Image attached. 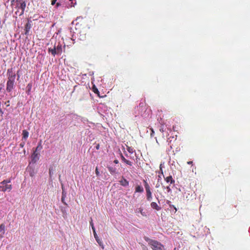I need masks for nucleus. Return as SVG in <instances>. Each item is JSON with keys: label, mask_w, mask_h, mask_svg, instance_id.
I'll return each mask as SVG.
<instances>
[{"label": "nucleus", "mask_w": 250, "mask_h": 250, "mask_svg": "<svg viewBox=\"0 0 250 250\" xmlns=\"http://www.w3.org/2000/svg\"><path fill=\"white\" fill-rule=\"evenodd\" d=\"M16 6L19 9H21V13L19 14V15H23L25 7L26 6V2L23 1V0H16Z\"/></svg>", "instance_id": "obj_5"}, {"label": "nucleus", "mask_w": 250, "mask_h": 250, "mask_svg": "<svg viewBox=\"0 0 250 250\" xmlns=\"http://www.w3.org/2000/svg\"><path fill=\"white\" fill-rule=\"evenodd\" d=\"M54 26H55V23L53 24V25H52V27H53Z\"/></svg>", "instance_id": "obj_50"}, {"label": "nucleus", "mask_w": 250, "mask_h": 250, "mask_svg": "<svg viewBox=\"0 0 250 250\" xmlns=\"http://www.w3.org/2000/svg\"><path fill=\"white\" fill-rule=\"evenodd\" d=\"M144 239L150 246L151 248L154 250H165V247L161 243L157 240H152L147 236H144Z\"/></svg>", "instance_id": "obj_2"}, {"label": "nucleus", "mask_w": 250, "mask_h": 250, "mask_svg": "<svg viewBox=\"0 0 250 250\" xmlns=\"http://www.w3.org/2000/svg\"><path fill=\"white\" fill-rule=\"evenodd\" d=\"M24 145H25V143L24 142H21L20 144V146L21 147V148H22V147L24 146Z\"/></svg>", "instance_id": "obj_31"}, {"label": "nucleus", "mask_w": 250, "mask_h": 250, "mask_svg": "<svg viewBox=\"0 0 250 250\" xmlns=\"http://www.w3.org/2000/svg\"><path fill=\"white\" fill-rule=\"evenodd\" d=\"M161 179V176H160V175L158 176V181H159Z\"/></svg>", "instance_id": "obj_42"}, {"label": "nucleus", "mask_w": 250, "mask_h": 250, "mask_svg": "<svg viewBox=\"0 0 250 250\" xmlns=\"http://www.w3.org/2000/svg\"><path fill=\"white\" fill-rule=\"evenodd\" d=\"M114 162L115 164H118V163H119V160H118V159H115Z\"/></svg>", "instance_id": "obj_35"}, {"label": "nucleus", "mask_w": 250, "mask_h": 250, "mask_svg": "<svg viewBox=\"0 0 250 250\" xmlns=\"http://www.w3.org/2000/svg\"><path fill=\"white\" fill-rule=\"evenodd\" d=\"M136 212H140L142 215H146V213L144 211L143 208H137L135 210Z\"/></svg>", "instance_id": "obj_22"}, {"label": "nucleus", "mask_w": 250, "mask_h": 250, "mask_svg": "<svg viewBox=\"0 0 250 250\" xmlns=\"http://www.w3.org/2000/svg\"><path fill=\"white\" fill-rule=\"evenodd\" d=\"M0 113L1 114V115H2V114H3V112L1 109V108H0Z\"/></svg>", "instance_id": "obj_40"}, {"label": "nucleus", "mask_w": 250, "mask_h": 250, "mask_svg": "<svg viewBox=\"0 0 250 250\" xmlns=\"http://www.w3.org/2000/svg\"><path fill=\"white\" fill-rule=\"evenodd\" d=\"M15 0H11V3L13 4V2H14Z\"/></svg>", "instance_id": "obj_44"}, {"label": "nucleus", "mask_w": 250, "mask_h": 250, "mask_svg": "<svg viewBox=\"0 0 250 250\" xmlns=\"http://www.w3.org/2000/svg\"><path fill=\"white\" fill-rule=\"evenodd\" d=\"M144 182L145 188L146 190V194H147V193H148L149 190L150 189V186L149 185L148 183H147L146 180H144Z\"/></svg>", "instance_id": "obj_18"}, {"label": "nucleus", "mask_w": 250, "mask_h": 250, "mask_svg": "<svg viewBox=\"0 0 250 250\" xmlns=\"http://www.w3.org/2000/svg\"><path fill=\"white\" fill-rule=\"evenodd\" d=\"M101 108H104V110H105L106 108H107V107L106 106V105H105V104H99V105L98 106V109L99 110H100V109Z\"/></svg>", "instance_id": "obj_26"}, {"label": "nucleus", "mask_w": 250, "mask_h": 250, "mask_svg": "<svg viewBox=\"0 0 250 250\" xmlns=\"http://www.w3.org/2000/svg\"><path fill=\"white\" fill-rule=\"evenodd\" d=\"M107 168L111 174H116L118 172L117 169L115 167H108Z\"/></svg>", "instance_id": "obj_11"}, {"label": "nucleus", "mask_w": 250, "mask_h": 250, "mask_svg": "<svg viewBox=\"0 0 250 250\" xmlns=\"http://www.w3.org/2000/svg\"><path fill=\"white\" fill-rule=\"evenodd\" d=\"M121 157L122 160V161L126 163V164L129 165V166H132V162L129 161V160H128V159H125V157H124L123 154H121Z\"/></svg>", "instance_id": "obj_16"}, {"label": "nucleus", "mask_w": 250, "mask_h": 250, "mask_svg": "<svg viewBox=\"0 0 250 250\" xmlns=\"http://www.w3.org/2000/svg\"><path fill=\"white\" fill-rule=\"evenodd\" d=\"M127 150L129 152V153H130V154H132L133 152H134V150L132 147H131V146H127Z\"/></svg>", "instance_id": "obj_27"}, {"label": "nucleus", "mask_w": 250, "mask_h": 250, "mask_svg": "<svg viewBox=\"0 0 250 250\" xmlns=\"http://www.w3.org/2000/svg\"><path fill=\"white\" fill-rule=\"evenodd\" d=\"M57 0H52L51 1V4H55V2H56Z\"/></svg>", "instance_id": "obj_34"}, {"label": "nucleus", "mask_w": 250, "mask_h": 250, "mask_svg": "<svg viewBox=\"0 0 250 250\" xmlns=\"http://www.w3.org/2000/svg\"><path fill=\"white\" fill-rule=\"evenodd\" d=\"M31 28V23H29V22H28L27 23H26V24L25 25V28H24L25 34H29Z\"/></svg>", "instance_id": "obj_15"}, {"label": "nucleus", "mask_w": 250, "mask_h": 250, "mask_svg": "<svg viewBox=\"0 0 250 250\" xmlns=\"http://www.w3.org/2000/svg\"><path fill=\"white\" fill-rule=\"evenodd\" d=\"M89 223H90V225L91 227V228L92 229L93 234L94 235L95 231L96 230V228H95L94 224L93 223L92 219H91V220L89 222Z\"/></svg>", "instance_id": "obj_21"}, {"label": "nucleus", "mask_w": 250, "mask_h": 250, "mask_svg": "<svg viewBox=\"0 0 250 250\" xmlns=\"http://www.w3.org/2000/svg\"><path fill=\"white\" fill-rule=\"evenodd\" d=\"M70 32H71V33H73V35H72V38H71V39H72V40H74V38H73V36H74V33H75V32H74V31L73 30V29H72V27H70Z\"/></svg>", "instance_id": "obj_29"}, {"label": "nucleus", "mask_w": 250, "mask_h": 250, "mask_svg": "<svg viewBox=\"0 0 250 250\" xmlns=\"http://www.w3.org/2000/svg\"><path fill=\"white\" fill-rule=\"evenodd\" d=\"M150 206L152 208H154L157 211H159V210H161V207L160 206H159L156 203V202H152L150 203Z\"/></svg>", "instance_id": "obj_14"}, {"label": "nucleus", "mask_w": 250, "mask_h": 250, "mask_svg": "<svg viewBox=\"0 0 250 250\" xmlns=\"http://www.w3.org/2000/svg\"><path fill=\"white\" fill-rule=\"evenodd\" d=\"M7 82L6 83V90L8 92L13 91L15 87V79L16 74L13 72V68H10L7 71Z\"/></svg>", "instance_id": "obj_1"}, {"label": "nucleus", "mask_w": 250, "mask_h": 250, "mask_svg": "<svg viewBox=\"0 0 250 250\" xmlns=\"http://www.w3.org/2000/svg\"><path fill=\"white\" fill-rule=\"evenodd\" d=\"M2 23H1V19L0 18V33L1 32V29H2Z\"/></svg>", "instance_id": "obj_32"}, {"label": "nucleus", "mask_w": 250, "mask_h": 250, "mask_svg": "<svg viewBox=\"0 0 250 250\" xmlns=\"http://www.w3.org/2000/svg\"><path fill=\"white\" fill-rule=\"evenodd\" d=\"M89 75H91V76H92V75H93V74H94V72H93V71H90V72L89 73Z\"/></svg>", "instance_id": "obj_39"}, {"label": "nucleus", "mask_w": 250, "mask_h": 250, "mask_svg": "<svg viewBox=\"0 0 250 250\" xmlns=\"http://www.w3.org/2000/svg\"><path fill=\"white\" fill-rule=\"evenodd\" d=\"M157 200H158V203H160V201L158 199V198H156Z\"/></svg>", "instance_id": "obj_45"}, {"label": "nucleus", "mask_w": 250, "mask_h": 250, "mask_svg": "<svg viewBox=\"0 0 250 250\" xmlns=\"http://www.w3.org/2000/svg\"><path fill=\"white\" fill-rule=\"evenodd\" d=\"M18 12H19V11H17V12H16V15H17V14H18Z\"/></svg>", "instance_id": "obj_46"}, {"label": "nucleus", "mask_w": 250, "mask_h": 250, "mask_svg": "<svg viewBox=\"0 0 250 250\" xmlns=\"http://www.w3.org/2000/svg\"><path fill=\"white\" fill-rule=\"evenodd\" d=\"M162 188H166L167 192H171V189L170 188L169 186H167L165 188V186H162Z\"/></svg>", "instance_id": "obj_28"}, {"label": "nucleus", "mask_w": 250, "mask_h": 250, "mask_svg": "<svg viewBox=\"0 0 250 250\" xmlns=\"http://www.w3.org/2000/svg\"><path fill=\"white\" fill-rule=\"evenodd\" d=\"M193 162L192 161H188V164H192Z\"/></svg>", "instance_id": "obj_41"}, {"label": "nucleus", "mask_w": 250, "mask_h": 250, "mask_svg": "<svg viewBox=\"0 0 250 250\" xmlns=\"http://www.w3.org/2000/svg\"><path fill=\"white\" fill-rule=\"evenodd\" d=\"M60 5H61L60 3H59V2H58L56 4L57 7H59V6H60Z\"/></svg>", "instance_id": "obj_38"}, {"label": "nucleus", "mask_w": 250, "mask_h": 250, "mask_svg": "<svg viewBox=\"0 0 250 250\" xmlns=\"http://www.w3.org/2000/svg\"><path fill=\"white\" fill-rule=\"evenodd\" d=\"M1 88H2L1 87H0V91L1 89Z\"/></svg>", "instance_id": "obj_53"}, {"label": "nucleus", "mask_w": 250, "mask_h": 250, "mask_svg": "<svg viewBox=\"0 0 250 250\" xmlns=\"http://www.w3.org/2000/svg\"><path fill=\"white\" fill-rule=\"evenodd\" d=\"M55 172V170L53 167H50L49 168V174L50 176V178H51L52 175L54 174Z\"/></svg>", "instance_id": "obj_25"}, {"label": "nucleus", "mask_w": 250, "mask_h": 250, "mask_svg": "<svg viewBox=\"0 0 250 250\" xmlns=\"http://www.w3.org/2000/svg\"><path fill=\"white\" fill-rule=\"evenodd\" d=\"M5 232V226L4 224H1L0 225V238H2Z\"/></svg>", "instance_id": "obj_10"}, {"label": "nucleus", "mask_w": 250, "mask_h": 250, "mask_svg": "<svg viewBox=\"0 0 250 250\" xmlns=\"http://www.w3.org/2000/svg\"><path fill=\"white\" fill-rule=\"evenodd\" d=\"M10 182V180H3L0 183V191H3V192L10 191L12 188L11 184H9Z\"/></svg>", "instance_id": "obj_4"}, {"label": "nucleus", "mask_w": 250, "mask_h": 250, "mask_svg": "<svg viewBox=\"0 0 250 250\" xmlns=\"http://www.w3.org/2000/svg\"><path fill=\"white\" fill-rule=\"evenodd\" d=\"M144 189L142 187V186L138 185L135 188V192H143Z\"/></svg>", "instance_id": "obj_19"}, {"label": "nucleus", "mask_w": 250, "mask_h": 250, "mask_svg": "<svg viewBox=\"0 0 250 250\" xmlns=\"http://www.w3.org/2000/svg\"><path fill=\"white\" fill-rule=\"evenodd\" d=\"M33 84L32 83H29L26 87V93L27 95H30L31 93V89L32 88Z\"/></svg>", "instance_id": "obj_13"}, {"label": "nucleus", "mask_w": 250, "mask_h": 250, "mask_svg": "<svg viewBox=\"0 0 250 250\" xmlns=\"http://www.w3.org/2000/svg\"><path fill=\"white\" fill-rule=\"evenodd\" d=\"M40 158V153L37 152L36 149L31 155V160L33 163H36Z\"/></svg>", "instance_id": "obj_6"}, {"label": "nucleus", "mask_w": 250, "mask_h": 250, "mask_svg": "<svg viewBox=\"0 0 250 250\" xmlns=\"http://www.w3.org/2000/svg\"><path fill=\"white\" fill-rule=\"evenodd\" d=\"M29 136V132L27 130H22V139H27Z\"/></svg>", "instance_id": "obj_20"}, {"label": "nucleus", "mask_w": 250, "mask_h": 250, "mask_svg": "<svg viewBox=\"0 0 250 250\" xmlns=\"http://www.w3.org/2000/svg\"><path fill=\"white\" fill-rule=\"evenodd\" d=\"M99 147H100V145H99V144H98L97 145H96L95 148L96 149H99Z\"/></svg>", "instance_id": "obj_33"}, {"label": "nucleus", "mask_w": 250, "mask_h": 250, "mask_svg": "<svg viewBox=\"0 0 250 250\" xmlns=\"http://www.w3.org/2000/svg\"><path fill=\"white\" fill-rule=\"evenodd\" d=\"M18 78H20V75H19V74H18Z\"/></svg>", "instance_id": "obj_51"}, {"label": "nucleus", "mask_w": 250, "mask_h": 250, "mask_svg": "<svg viewBox=\"0 0 250 250\" xmlns=\"http://www.w3.org/2000/svg\"><path fill=\"white\" fill-rule=\"evenodd\" d=\"M160 130H161V131H164V129L163 127H161V128H160Z\"/></svg>", "instance_id": "obj_43"}, {"label": "nucleus", "mask_w": 250, "mask_h": 250, "mask_svg": "<svg viewBox=\"0 0 250 250\" xmlns=\"http://www.w3.org/2000/svg\"><path fill=\"white\" fill-rule=\"evenodd\" d=\"M119 182L122 186H124L125 187L128 186L129 184L128 181L125 179L124 177H122L121 179L119 181Z\"/></svg>", "instance_id": "obj_9"}, {"label": "nucleus", "mask_w": 250, "mask_h": 250, "mask_svg": "<svg viewBox=\"0 0 250 250\" xmlns=\"http://www.w3.org/2000/svg\"><path fill=\"white\" fill-rule=\"evenodd\" d=\"M0 106H1V102H0Z\"/></svg>", "instance_id": "obj_54"}, {"label": "nucleus", "mask_w": 250, "mask_h": 250, "mask_svg": "<svg viewBox=\"0 0 250 250\" xmlns=\"http://www.w3.org/2000/svg\"><path fill=\"white\" fill-rule=\"evenodd\" d=\"M42 141H40V142L39 143L37 146H36L35 149L37 152H38L39 153V151H40L41 149H42Z\"/></svg>", "instance_id": "obj_23"}, {"label": "nucleus", "mask_w": 250, "mask_h": 250, "mask_svg": "<svg viewBox=\"0 0 250 250\" xmlns=\"http://www.w3.org/2000/svg\"><path fill=\"white\" fill-rule=\"evenodd\" d=\"M69 0L71 2V3H73V0Z\"/></svg>", "instance_id": "obj_48"}, {"label": "nucleus", "mask_w": 250, "mask_h": 250, "mask_svg": "<svg viewBox=\"0 0 250 250\" xmlns=\"http://www.w3.org/2000/svg\"><path fill=\"white\" fill-rule=\"evenodd\" d=\"M164 179L166 182H167V183L174 184L175 182V181L174 180V179H173L172 176H171V175L166 177V178L165 177H164Z\"/></svg>", "instance_id": "obj_12"}, {"label": "nucleus", "mask_w": 250, "mask_h": 250, "mask_svg": "<svg viewBox=\"0 0 250 250\" xmlns=\"http://www.w3.org/2000/svg\"><path fill=\"white\" fill-rule=\"evenodd\" d=\"M146 200L148 201H151L152 200V193L151 189H149L148 193L146 194Z\"/></svg>", "instance_id": "obj_17"}, {"label": "nucleus", "mask_w": 250, "mask_h": 250, "mask_svg": "<svg viewBox=\"0 0 250 250\" xmlns=\"http://www.w3.org/2000/svg\"><path fill=\"white\" fill-rule=\"evenodd\" d=\"M62 196L61 200H62V202L63 203V204H64V205H67L66 202H65V199L66 197L67 192L65 191L64 186L62 185Z\"/></svg>", "instance_id": "obj_8"}, {"label": "nucleus", "mask_w": 250, "mask_h": 250, "mask_svg": "<svg viewBox=\"0 0 250 250\" xmlns=\"http://www.w3.org/2000/svg\"><path fill=\"white\" fill-rule=\"evenodd\" d=\"M94 236L95 239H96L97 242L99 244V246H100V247L103 249H104V245L103 242L102 240H101V239H100L99 236H98L96 231H95Z\"/></svg>", "instance_id": "obj_7"}, {"label": "nucleus", "mask_w": 250, "mask_h": 250, "mask_svg": "<svg viewBox=\"0 0 250 250\" xmlns=\"http://www.w3.org/2000/svg\"><path fill=\"white\" fill-rule=\"evenodd\" d=\"M94 91L95 92V93H97V92H99L98 89H94Z\"/></svg>", "instance_id": "obj_36"}, {"label": "nucleus", "mask_w": 250, "mask_h": 250, "mask_svg": "<svg viewBox=\"0 0 250 250\" xmlns=\"http://www.w3.org/2000/svg\"><path fill=\"white\" fill-rule=\"evenodd\" d=\"M76 3H76V2H75L74 3V4H73V6H75V4H76Z\"/></svg>", "instance_id": "obj_49"}, {"label": "nucleus", "mask_w": 250, "mask_h": 250, "mask_svg": "<svg viewBox=\"0 0 250 250\" xmlns=\"http://www.w3.org/2000/svg\"><path fill=\"white\" fill-rule=\"evenodd\" d=\"M166 203L169 206L170 208H174L175 211H177V209L176 207H175V206H174V205L171 204L170 201H169V200L166 201Z\"/></svg>", "instance_id": "obj_24"}, {"label": "nucleus", "mask_w": 250, "mask_h": 250, "mask_svg": "<svg viewBox=\"0 0 250 250\" xmlns=\"http://www.w3.org/2000/svg\"><path fill=\"white\" fill-rule=\"evenodd\" d=\"M159 186H160V184H159V182H158V183H157V184H156V187L157 188H158V187H159Z\"/></svg>", "instance_id": "obj_37"}, {"label": "nucleus", "mask_w": 250, "mask_h": 250, "mask_svg": "<svg viewBox=\"0 0 250 250\" xmlns=\"http://www.w3.org/2000/svg\"><path fill=\"white\" fill-rule=\"evenodd\" d=\"M60 31H61V30H59L58 32L57 33V34H59V32H60Z\"/></svg>", "instance_id": "obj_47"}, {"label": "nucleus", "mask_w": 250, "mask_h": 250, "mask_svg": "<svg viewBox=\"0 0 250 250\" xmlns=\"http://www.w3.org/2000/svg\"><path fill=\"white\" fill-rule=\"evenodd\" d=\"M49 53H51L54 57L56 55H61L62 52V45L60 42H55L53 48L49 47L48 49Z\"/></svg>", "instance_id": "obj_3"}, {"label": "nucleus", "mask_w": 250, "mask_h": 250, "mask_svg": "<svg viewBox=\"0 0 250 250\" xmlns=\"http://www.w3.org/2000/svg\"><path fill=\"white\" fill-rule=\"evenodd\" d=\"M95 174L97 175V176H99L100 175V172L99 170H98V167H96L95 169Z\"/></svg>", "instance_id": "obj_30"}, {"label": "nucleus", "mask_w": 250, "mask_h": 250, "mask_svg": "<svg viewBox=\"0 0 250 250\" xmlns=\"http://www.w3.org/2000/svg\"><path fill=\"white\" fill-rule=\"evenodd\" d=\"M84 36H83L82 38H81V39H84Z\"/></svg>", "instance_id": "obj_52"}]
</instances>
